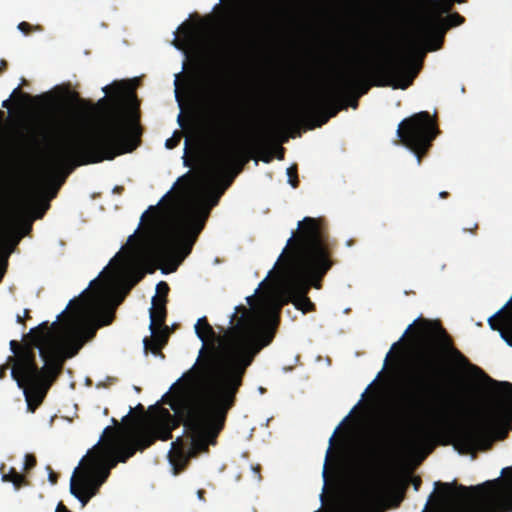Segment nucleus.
<instances>
[{
    "label": "nucleus",
    "mask_w": 512,
    "mask_h": 512,
    "mask_svg": "<svg viewBox=\"0 0 512 512\" xmlns=\"http://www.w3.org/2000/svg\"><path fill=\"white\" fill-rule=\"evenodd\" d=\"M246 301L250 308L235 307L220 348L212 345L205 352L202 348L196 364L182 377L193 400L184 425L193 436L196 452L217 443L247 368L273 341L280 322L278 302L255 307V295Z\"/></svg>",
    "instance_id": "f257e3e1"
},
{
    "label": "nucleus",
    "mask_w": 512,
    "mask_h": 512,
    "mask_svg": "<svg viewBox=\"0 0 512 512\" xmlns=\"http://www.w3.org/2000/svg\"><path fill=\"white\" fill-rule=\"evenodd\" d=\"M89 288L92 290L86 289L71 299L51 326L44 322L32 328L22 343L10 341L14 354L8 357L13 362L11 377L24 390L31 411L43 402L65 360L74 357L99 328L110 325L115 318V306L105 301L103 283L96 278Z\"/></svg>",
    "instance_id": "f03ea898"
},
{
    "label": "nucleus",
    "mask_w": 512,
    "mask_h": 512,
    "mask_svg": "<svg viewBox=\"0 0 512 512\" xmlns=\"http://www.w3.org/2000/svg\"><path fill=\"white\" fill-rule=\"evenodd\" d=\"M217 128L225 135L235 136V132H247L233 137L215 154L211 176L217 183V191L209 196V202L195 201L185 205L175 216L169 232L155 243H147L150 254L160 262H168L174 272L179 264L191 253L192 248L203 230L213 206H216L224 191L231 186L235 177L252 158V152L259 151L260 160L270 163L274 153L265 148L267 131L256 127L255 109H230L225 117L217 118Z\"/></svg>",
    "instance_id": "7ed1b4c3"
},
{
    "label": "nucleus",
    "mask_w": 512,
    "mask_h": 512,
    "mask_svg": "<svg viewBox=\"0 0 512 512\" xmlns=\"http://www.w3.org/2000/svg\"><path fill=\"white\" fill-rule=\"evenodd\" d=\"M135 107L119 99L109 115L105 125L96 131L66 138L61 142L52 141L47 130L40 137L20 134V147L25 151L47 152V164L53 178H60L52 197L75 167L104 160H113L116 156L130 153L140 144L139 112L136 95L131 93Z\"/></svg>",
    "instance_id": "20e7f679"
},
{
    "label": "nucleus",
    "mask_w": 512,
    "mask_h": 512,
    "mask_svg": "<svg viewBox=\"0 0 512 512\" xmlns=\"http://www.w3.org/2000/svg\"><path fill=\"white\" fill-rule=\"evenodd\" d=\"M182 419L170 413L166 408H157L156 412L132 432L127 442L116 446L114 438L107 440L100 448H95L96 453L84 457L77 467L70 480V492L84 507L89 500L98 493L100 486L107 480L110 469L116 467L117 463H125L136 451H143L153 445L156 440L167 441L172 439V431L183 423L187 409ZM190 445L187 446L181 437L171 443L168 459L175 475L182 472L189 463V460L204 451H197L193 447V436L188 431ZM209 444L208 446H210ZM209 447L205 452H208Z\"/></svg>",
    "instance_id": "39448f33"
},
{
    "label": "nucleus",
    "mask_w": 512,
    "mask_h": 512,
    "mask_svg": "<svg viewBox=\"0 0 512 512\" xmlns=\"http://www.w3.org/2000/svg\"><path fill=\"white\" fill-rule=\"evenodd\" d=\"M335 247L336 241L329 239L322 219L305 217L300 221L277 261L284 272L286 293L278 304L292 302L303 313L314 311L315 304L307 294L311 287H322L323 278L335 264Z\"/></svg>",
    "instance_id": "423d86ee"
},
{
    "label": "nucleus",
    "mask_w": 512,
    "mask_h": 512,
    "mask_svg": "<svg viewBox=\"0 0 512 512\" xmlns=\"http://www.w3.org/2000/svg\"><path fill=\"white\" fill-rule=\"evenodd\" d=\"M413 326H415L411 335L413 346L406 369V379L418 395H439L442 392L440 384L447 375L446 355H449L459 368L481 371L454 347L451 337L437 321L416 320L408 326L400 340L413 329Z\"/></svg>",
    "instance_id": "0eeeda50"
},
{
    "label": "nucleus",
    "mask_w": 512,
    "mask_h": 512,
    "mask_svg": "<svg viewBox=\"0 0 512 512\" xmlns=\"http://www.w3.org/2000/svg\"><path fill=\"white\" fill-rule=\"evenodd\" d=\"M441 399L436 420L418 431L413 440L414 446H429L430 452L436 443L453 444L460 454L475 455L478 451H487L492 447L496 424L501 421H512L507 403H493L487 411H482L473 421L461 427H455L451 420L456 413L462 411L463 401L452 395H445Z\"/></svg>",
    "instance_id": "6e6552de"
},
{
    "label": "nucleus",
    "mask_w": 512,
    "mask_h": 512,
    "mask_svg": "<svg viewBox=\"0 0 512 512\" xmlns=\"http://www.w3.org/2000/svg\"><path fill=\"white\" fill-rule=\"evenodd\" d=\"M393 66V58L385 67H379L368 73L363 68L353 69L344 75L338 83L321 91L300 103L291 110L287 117L292 123L299 124L308 120L317 119V126H321L335 117L340 110L346 108L345 100L353 96L354 99L350 106L354 109L358 107V98L366 94L370 87V81L378 86L376 82L382 73H389Z\"/></svg>",
    "instance_id": "1a4fd4ad"
},
{
    "label": "nucleus",
    "mask_w": 512,
    "mask_h": 512,
    "mask_svg": "<svg viewBox=\"0 0 512 512\" xmlns=\"http://www.w3.org/2000/svg\"><path fill=\"white\" fill-rule=\"evenodd\" d=\"M436 486L445 500L461 498L448 512H512V466L503 468L500 477L469 488L441 482Z\"/></svg>",
    "instance_id": "9d476101"
},
{
    "label": "nucleus",
    "mask_w": 512,
    "mask_h": 512,
    "mask_svg": "<svg viewBox=\"0 0 512 512\" xmlns=\"http://www.w3.org/2000/svg\"><path fill=\"white\" fill-rule=\"evenodd\" d=\"M437 133L438 129L427 111L405 118L397 129V136L401 143L416 155L419 165Z\"/></svg>",
    "instance_id": "9b49d317"
},
{
    "label": "nucleus",
    "mask_w": 512,
    "mask_h": 512,
    "mask_svg": "<svg viewBox=\"0 0 512 512\" xmlns=\"http://www.w3.org/2000/svg\"><path fill=\"white\" fill-rule=\"evenodd\" d=\"M434 26H446L445 24H437L435 19H432L427 26H425L420 34L411 36L407 39L405 45L400 47L393 56V66L389 73H382L379 75V79L376 82L380 87L391 86L394 89H406L413 81L415 75L410 79H406L405 76L409 68L413 63L414 53L420 46L422 38L428 32V29ZM447 28L444 27L442 33H445Z\"/></svg>",
    "instance_id": "f8f14e48"
},
{
    "label": "nucleus",
    "mask_w": 512,
    "mask_h": 512,
    "mask_svg": "<svg viewBox=\"0 0 512 512\" xmlns=\"http://www.w3.org/2000/svg\"><path fill=\"white\" fill-rule=\"evenodd\" d=\"M378 488L363 486L351 499L343 512H370L381 501Z\"/></svg>",
    "instance_id": "ddd939ff"
},
{
    "label": "nucleus",
    "mask_w": 512,
    "mask_h": 512,
    "mask_svg": "<svg viewBox=\"0 0 512 512\" xmlns=\"http://www.w3.org/2000/svg\"><path fill=\"white\" fill-rule=\"evenodd\" d=\"M479 372L486 377L489 383L498 388L497 391H495L497 393V396L490 395L488 397L483 411H487L490 405L493 403H507L506 405L509 407L510 413L512 415V383L506 381L498 382L487 376L486 373H484L482 370Z\"/></svg>",
    "instance_id": "4468645a"
},
{
    "label": "nucleus",
    "mask_w": 512,
    "mask_h": 512,
    "mask_svg": "<svg viewBox=\"0 0 512 512\" xmlns=\"http://www.w3.org/2000/svg\"><path fill=\"white\" fill-rule=\"evenodd\" d=\"M152 336L150 338H144L143 344L144 349L150 350L153 354H161L162 348L166 345L168 341V327H154V330H151Z\"/></svg>",
    "instance_id": "2eb2a0df"
},
{
    "label": "nucleus",
    "mask_w": 512,
    "mask_h": 512,
    "mask_svg": "<svg viewBox=\"0 0 512 512\" xmlns=\"http://www.w3.org/2000/svg\"><path fill=\"white\" fill-rule=\"evenodd\" d=\"M167 299L159 296L152 298V307L150 308V330H154V327L165 326V320L167 316L166 310Z\"/></svg>",
    "instance_id": "dca6fc26"
},
{
    "label": "nucleus",
    "mask_w": 512,
    "mask_h": 512,
    "mask_svg": "<svg viewBox=\"0 0 512 512\" xmlns=\"http://www.w3.org/2000/svg\"><path fill=\"white\" fill-rule=\"evenodd\" d=\"M5 465L2 464L0 467V471L2 473V481L3 482H11L16 490H19L21 487L28 485V481L25 476L18 473L14 468H11L8 473L4 472Z\"/></svg>",
    "instance_id": "f3484780"
},
{
    "label": "nucleus",
    "mask_w": 512,
    "mask_h": 512,
    "mask_svg": "<svg viewBox=\"0 0 512 512\" xmlns=\"http://www.w3.org/2000/svg\"><path fill=\"white\" fill-rule=\"evenodd\" d=\"M195 333L203 342H206L208 339L214 338L215 336V332L206 317L198 319L195 324Z\"/></svg>",
    "instance_id": "a211bd4d"
},
{
    "label": "nucleus",
    "mask_w": 512,
    "mask_h": 512,
    "mask_svg": "<svg viewBox=\"0 0 512 512\" xmlns=\"http://www.w3.org/2000/svg\"><path fill=\"white\" fill-rule=\"evenodd\" d=\"M429 4L431 5L433 19L437 24H439V19H442L441 15L449 13L453 7L450 0H429Z\"/></svg>",
    "instance_id": "6ab92c4d"
},
{
    "label": "nucleus",
    "mask_w": 512,
    "mask_h": 512,
    "mask_svg": "<svg viewBox=\"0 0 512 512\" xmlns=\"http://www.w3.org/2000/svg\"><path fill=\"white\" fill-rule=\"evenodd\" d=\"M340 426L339 425L336 430L334 431L333 435L330 437L329 439V448L326 452V458H325V463H324V468H323V472H322V476H323V479H324V482H325V485H327L328 481L330 480V472H329V464H330V461H331V456H332V446L334 445V441H335V436L336 434L338 433L339 429H340Z\"/></svg>",
    "instance_id": "aec40b11"
},
{
    "label": "nucleus",
    "mask_w": 512,
    "mask_h": 512,
    "mask_svg": "<svg viewBox=\"0 0 512 512\" xmlns=\"http://www.w3.org/2000/svg\"><path fill=\"white\" fill-rule=\"evenodd\" d=\"M465 22V18L457 12L451 13L445 19H439V24H445L446 28L459 26Z\"/></svg>",
    "instance_id": "412c9836"
},
{
    "label": "nucleus",
    "mask_w": 512,
    "mask_h": 512,
    "mask_svg": "<svg viewBox=\"0 0 512 512\" xmlns=\"http://www.w3.org/2000/svg\"><path fill=\"white\" fill-rule=\"evenodd\" d=\"M370 472V464L368 461H361L357 463L354 473L357 476L358 479H364L367 477L368 473Z\"/></svg>",
    "instance_id": "4be33fe9"
},
{
    "label": "nucleus",
    "mask_w": 512,
    "mask_h": 512,
    "mask_svg": "<svg viewBox=\"0 0 512 512\" xmlns=\"http://www.w3.org/2000/svg\"><path fill=\"white\" fill-rule=\"evenodd\" d=\"M288 182L293 188L299 185L297 166L293 165L287 169Z\"/></svg>",
    "instance_id": "5701e85b"
},
{
    "label": "nucleus",
    "mask_w": 512,
    "mask_h": 512,
    "mask_svg": "<svg viewBox=\"0 0 512 512\" xmlns=\"http://www.w3.org/2000/svg\"><path fill=\"white\" fill-rule=\"evenodd\" d=\"M181 141V133L178 131H175L173 136L168 138L165 142V147L167 149H174L179 145Z\"/></svg>",
    "instance_id": "b1692460"
},
{
    "label": "nucleus",
    "mask_w": 512,
    "mask_h": 512,
    "mask_svg": "<svg viewBox=\"0 0 512 512\" xmlns=\"http://www.w3.org/2000/svg\"><path fill=\"white\" fill-rule=\"evenodd\" d=\"M156 290H157V294L155 296H159L164 299H167V295H168L170 288L166 282H164V281L159 282L157 284Z\"/></svg>",
    "instance_id": "393cba45"
},
{
    "label": "nucleus",
    "mask_w": 512,
    "mask_h": 512,
    "mask_svg": "<svg viewBox=\"0 0 512 512\" xmlns=\"http://www.w3.org/2000/svg\"><path fill=\"white\" fill-rule=\"evenodd\" d=\"M77 98V104L80 109L86 110V113H91L94 110V105L87 100L81 99L78 97V94H75Z\"/></svg>",
    "instance_id": "a878e982"
},
{
    "label": "nucleus",
    "mask_w": 512,
    "mask_h": 512,
    "mask_svg": "<svg viewBox=\"0 0 512 512\" xmlns=\"http://www.w3.org/2000/svg\"><path fill=\"white\" fill-rule=\"evenodd\" d=\"M18 29L23 34L28 35L33 30H41V27L40 26H32L30 23L23 21L18 24Z\"/></svg>",
    "instance_id": "bb28decb"
},
{
    "label": "nucleus",
    "mask_w": 512,
    "mask_h": 512,
    "mask_svg": "<svg viewBox=\"0 0 512 512\" xmlns=\"http://www.w3.org/2000/svg\"><path fill=\"white\" fill-rule=\"evenodd\" d=\"M37 464L36 457L33 454H26L25 455V461H24V469L26 471H29L33 469Z\"/></svg>",
    "instance_id": "cd10ccee"
},
{
    "label": "nucleus",
    "mask_w": 512,
    "mask_h": 512,
    "mask_svg": "<svg viewBox=\"0 0 512 512\" xmlns=\"http://www.w3.org/2000/svg\"><path fill=\"white\" fill-rule=\"evenodd\" d=\"M142 276L136 278L135 280L129 282L126 287H125V291L124 293L119 297L118 299V302L116 303V305H119L123 299L125 298V296L129 293V291L131 290V288L141 279Z\"/></svg>",
    "instance_id": "c85d7f7f"
},
{
    "label": "nucleus",
    "mask_w": 512,
    "mask_h": 512,
    "mask_svg": "<svg viewBox=\"0 0 512 512\" xmlns=\"http://www.w3.org/2000/svg\"><path fill=\"white\" fill-rule=\"evenodd\" d=\"M16 95L21 96V97H22L23 99H25V100H29V101H30V100H32V97H31L29 94L24 93V92H21V91L19 90V88H16V89L13 91V93L11 94V97H15Z\"/></svg>",
    "instance_id": "c756f323"
},
{
    "label": "nucleus",
    "mask_w": 512,
    "mask_h": 512,
    "mask_svg": "<svg viewBox=\"0 0 512 512\" xmlns=\"http://www.w3.org/2000/svg\"><path fill=\"white\" fill-rule=\"evenodd\" d=\"M11 364L13 365V362H9L7 360V363L0 365V379L5 377L6 371L9 369Z\"/></svg>",
    "instance_id": "7c9ffc66"
},
{
    "label": "nucleus",
    "mask_w": 512,
    "mask_h": 512,
    "mask_svg": "<svg viewBox=\"0 0 512 512\" xmlns=\"http://www.w3.org/2000/svg\"><path fill=\"white\" fill-rule=\"evenodd\" d=\"M49 469V481L52 485H55L58 481V475L50 468L48 467Z\"/></svg>",
    "instance_id": "2f4dec72"
},
{
    "label": "nucleus",
    "mask_w": 512,
    "mask_h": 512,
    "mask_svg": "<svg viewBox=\"0 0 512 512\" xmlns=\"http://www.w3.org/2000/svg\"><path fill=\"white\" fill-rule=\"evenodd\" d=\"M55 512H72L62 502H59Z\"/></svg>",
    "instance_id": "473e14b6"
},
{
    "label": "nucleus",
    "mask_w": 512,
    "mask_h": 512,
    "mask_svg": "<svg viewBox=\"0 0 512 512\" xmlns=\"http://www.w3.org/2000/svg\"><path fill=\"white\" fill-rule=\"evenodd\" d=\"M284 154H285V150L283 147H279L278 148V151L276 153V157L279 159V160H283L284 159Z\"/></svg>",
    "instance_id": "72a5a7b5"
},
{
    "label": "nucleus",
    "mask_w": 512,
    "mask_h": 512,
    "mask_svg": "<svg viewBox=\"0 0 512 512\" xmlns=\"http://www.w3.org/2000/svg\"><path fill=\"white\" fill-rule=\"evenodd\" d=\"M7 61L6 60H1L0 61V74H2L6 69H7Z\"/></svg>",
    "instance_id": "f704fd0d"
},
{
    "label": "nucleus",
    "mask_w": 512,
    "mask_h": 512,
    "mask_svg": "<svg viewBox=\"0 0 512 512\" xmlns=\"http://www.w3.org/2000/svg\"><path fill=\"white\" fill-rule=\"evenodd\" d=\"M149 211H152L153 213H155L156 208H155L154 206H150V207H149V210H148V211H146L145 213H143V215L141 216V220H142V221H144V220H145V218H146V216H147V214H148V212H149Z\"/></svg>",
    "instance_id": "c9c22d12"
},
{
    "label": "nucleus",
    "mask_w": 512,
    "mask_h": 512,
    "mask_svg": "<svg viewBox=\"0 0 512 512\" xmlns=\"http://www.w3.org/2000/svg\"><path fill=\"white\" fill-rule=\"evenodd\" d=\"M398 344H399V342H396V343H394V344L392 345L390 352H389V353L387 354V356H386V360L390 357L392 350H394V349H396V348H397Z\"/></svg>",
    "instance_id": "e433bc0d"
},
{
    "label": "nucleus",
    "mask_w": 512,
    "mask_h": 512,
    "mask_svg": "<svg viewBox=\"0 0 512 512\" xmlns=\"http://www.w3.org/2000/svg\"><path fill=\"white\" fill-rule=\"evenodd\" d=\"M413 484H414L415 489L418 490L419 486L421 484V479L420 478L415 479Z\"/></svg>",
    "instance_id": "4c0bfd02"
},
{
    "label": "nucleus",
    "mask_w": 512,
    "mask_h": 512,
    "mask_svg": "<svg viewBox=\"0 0 512 512\" xmlns=\"http://www.w3.org/2000/svg\"><path fill=\"white\" fill-rule=\"evenodd\" d=\"M3 108H9L10 107V99H6L2 102Z\"/></svg>",
    "instance_id": "58836bf2"
},
{
    "label": "nucleus",
    "mask_w": 512,
    "mask_h": 512,
    "mask_svg": "<svg viewBox=\"0 0 512 512\" xmlns=\"http://www.w3.org/2000/svg\"><path fill=\"white\" fill-rule=\"evenodd\" d=\"M440 198H447L449 196V193L447 191H442L439 193Z\"/></svg>",
    "instance_id": "ea45409f"
},
{
    "label": "nucleus",
    "mask_w": 512,
    "mask_h": 512,
    "mask_svg": "<svg viewBox=\"0 0 512 512\" xmlns=\"http://www.w3.org/2000/svg\"><path fill=\"white\" fill-rule=\"evenodd\" d=\"M210 88H211L210 86H205V91L207 92L208 96H214V94L211 93L212 90Z\"/></svg>",
    "instance_id": "a19ab883"
},
{
    "label": "nucleus",
    "mask_w": 512,
    "mask_h": 512,
    "mask_svg": "<svg viewBox=\"0 0 512 512\" xmlns=\"http://www.w3.org/2000/svg\"><path fill=\"white\" fill-rule=\"evenodd\" d=\"M137 411H139L140 413H144V406L142 404H138L137 407H136Z\"/></svg>",
    "instance_id": "79ce46f5"
},
{
    "label": "nucleus",
    "mask_w": 512,
    "mask_h": 512,
    "mask_svg": "<svg viewBox=\"0 0 512 512\" xmlns=\"http://www.w3.org/2000/svg\"><path fill=\"white\" fill-rule=\"evenodd\" d=\"M466 0H450V2L452 3V6L455 4V3H464Z\"/></svg>",
    "instance_id": "37998d69"
},
{
    "label": "nucleus",
    "mask_w": 512,
    "mask_h": 512,
    "mask_svg": "<svg viewBox=\"0 0 512 512\" xmlns=\"http://www.w3.org/2000/svg\"><path fill=\"white\" fill-rule=\"evenodd\" d=\"M17 322L20 323V324L24 323V320H23V318L20 315H17Z\"/></svg>",
    "instance_id": "c03bdc74"
},
{
    "label": "nucleus",
    "mask_w": 512,
    "mask_h": 512,
    "mask_svg": "<svg viewBox=\"0 0 512 512\" xmlns=\"http://www.w3.org/2000/svg\"><path fill=\"white\" fill-rule=\"evenodd\" d=\"M501 336L508 342V344L512 345L511 341L506 338L505 333L501 332Z\"/></svg>",
    "instance_id": "a18cd8bd"
},
{
    "label": "nucleus",
    "mask_w": 512,
    "mask_h": 512,
    "mask_svg": "<svg viewBox=\"0 0 512 512\" xmlns=\"http://www.w3.org/2000/svg\"><path fill=\"white\" fill-rule=\"evenodd\" d=\"M170 406H171V408H172L174 411H177V404H176V403H170Z\"/></svg>",
    "instance_id": "49530a36"
},
{
    "label": "nucleus",
    "mask_w": 512,
    "mask_h": 512,
    "mask_svg": "<svg viewBox=\"0 0 512 512\" xmlns=\"http://www.w3.org/2000/svg\"><path fill=\"white\" fill-rule=\"evenodd\" d=\"M178 122H179V124H180L181 126H183V123H182V115H181V114H179V115H178Z\"/></svg>",
    "instance_id": "de8ad7c7"
},
{
    "label": "nucleus",
    "mask_w": 512,
    "mask_h": 512,
    "mask_svg": "<svg viewBox=\"0 0 512 512\" xmlns=\"http://www.w3.org/2000/svg\"><path fill=\"white\" fill-rule=\"evenodd\" d=\"M442 41H443V39H442V37H441V38H440V40H439V42H440V43H439V45H437L436 47H434V50H436V49H439V48H440V45H441Z\"/></svg>",
    "instance_id": "09e8293b"
},
{
    "label": "nucleus",
    "mask_w": 512,
    "mask_h": 512,
    "mask_svg": "<svg viewBox=\"0 0 512 512\" xmlns=\"http://www.w3.org/2000/svg\"><path fill=\"white\" fill-rule=\"evenodd\" d=\"M48 207H49V205H47V206L45 207V209H44V210H43V211L38 215V217H42V215L44 214L45 210H46Z\"/></svg>",
    "instance_id": "8fccbe9b"
},
{
    "label": "nucleus",
    "mask_w": 512,
    "mask_h": 512,
    "mask_svg": "<svg viewBox=\"0 0 512 512\" xmlns=\"http://www.w3.org/2000/svg\"><path fill=\"white\" fill-rule=\"evenodd\" d=\"M24 316L28 317L29 316V310L28 309H25L24 310Z\"/></svg>",
    "instance_id": "3c124183"
},
{
    "label": "nucleus",
    "mask_w": 512,
    "mask_h": 512,
    "mask_svg": "<svg viewBox=\"0 0 512 512\" xmlns=\"http://www.w3.org/2000/svg\"><path fill=\"white\" fill-rule=\"evenodd\" d=\"M104 92L107 93L108 87L103 88Z\"/></svg>",
    "instance_id": "603ef678"
},
{
    "label": "nucleus",
    "mask_w": 512,
    "mask_h": 512,
    "mask_svg": "<svg viewBox=\"0 0 512 512\" xmlns=\"http://www.w3.org/2000/svg\"><path fill=\"white\" fill-rule=\"evenodd\" d=\"M134 235H130L129 237V241H131L133 239Z\"/></svg>",
    "instance_id": "864d4df0"
},
{
    "label": "nucleus",
    "mask_w": 512,
    "mask_h": 512,
    "mask_svg": "<svg viewBox=\"0 0 512 512\" xmlns=\"http://www.w3.org/2000/svg\"><path fill=\"white\" fill-rule=\"evenodd\" d=\"M203 491H199V497H202Z\"/></svg>",
    "instance_id": "5fc2aeb1"
},
{
    "label": "nucleus",
    "mask_w": 512,
    "mask_h": 512,
    "mask_svg": "<svg viewBox=\"0 0 512 512\" xmlns=\"http://www.w3.org/2000/svg\"><path fill=\"white\" fill-rule=\"evenodd\" d=\"M104 101H105V98H102V99L99 101V103H102V102H104Z\"/></svg>",
    "instance_id": "6e6d98bb"
},
{
    "label": "nucleus",
    "mask_w": 512,
    "mask_h": 512,
    "mask_svg": "<svg viewBox=\"0 0 512 512\" xmlns=\"http://www.w3.org/2000/svg\"><path fill=\"white\" fill-rule=\"evenodd\" d=\"M3 116V112L0 110V118H2Z\"/></svg>",
    "instance_id": "4d7b16f0"
}]
</instances>
